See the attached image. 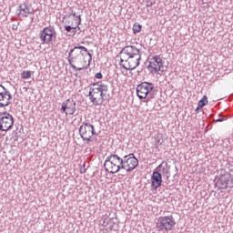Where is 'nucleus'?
<instances>
[{"label":"nucleus","mask_w":233,"mask_h":233,"mask_svg":"<svg viewBox=\"0 0 233 233\" xmlns=\"http://www.w3.org/2000/svg\"><path fill=\"white\" fill-rule=\"evenodd\" d=\"M76 27H73L71 25H66L65 30L66 33H65V34L68 36L76 35Z\"/></svg>","instance_id":"obj_20"},{"label":"nucleus","mask_w":233,"mask_h":233,"mask_svg":"<svg viewBox=\"0 0 233 233\" xmlns=\"http://www.w3.org/2000/svg\"><path fill=\"white\" fill-rule=\"evenodd\" d=\"M76 101L69 98L62 103L60 112L66 116H74V114H76Z\"/></svg>","instance_id":"obj_10"},{"label":"nucleus","mask_w":233,"mask_h":233,"mask_svg":"<svg viewBox=\"0 0 233 233\" xmlns=\"http://www.w3.org/2000/svg\"><path fill=\"white\" fill-rule=\"evenodd\" d=\"M227 167H228V170H229V173H228V174H230V177H232V176H233V165L230 164V163H228V164H227Z\"/></svg>","instance_id":"obj_25"},{"label":"nucleus","mask_w":233,"mask_h":233,"mask_svg":"<svg viewBox=\"0 0 233 233\" xmlns=\"http://www.w3.org/2000/svg\"><path fill=\"white\" fill-rule=\"evenodd\" d=\"M69 15H73V17H76V12L72 11V13Z\"/></svg>","instance_id":"obj_34"},{"label":"nucleus","mask_w":233,"mask_h":233,"mask_svg":"<svg viewBox=\"0 0 233 233\" xmlns=\"http://www.w3.org/2000/svg\"><path fill=\"white\" fill-rule=\"evenodd\" d=\"M163 59L159 56L150 58L148 68L152 69V72H165V66H163Z\"/></svg>","instance_id":"obj_12"},{"label":"nucleus","mask_w":233,"mask_h":233,"mask_svg":"<svg viewBox=\"0 0 233 233\" xmlns=\"http://www.w3.org/2000/svg\"><path fill=\"white\" fill-rule=\"evenodd\" d=\"M139 61H141V55L129 56L127 57V59L125 60L123 68L125 70H129V71L135 70V68H137V66L139 65Z\"/></svg>","instance_id":"obj_14"},{"label":"nucleus","mask_w":233,"mask_h":233,"mask_svg":"<svg viewBox=\"0 0 233 233\" xmlns=\"http://www.w3.org/2000/svg\"><path fill=\"white\" fill-rule=\"evenodd\" d=\"M21 77H22V79H30V77H32V72H30V71H24L21 74Z\"/></svg>","instance_id":"obj_22"},{"label":"nucleus","mask_w":233,"mask_h":233,"mask_svg":"<svg viewBox=\"0 0 233 233\" xmlns=\"http://www.w3.org/2000/svg\"><path fill=\"white\" fill-rule=\"evenodd\" d=\"M85 54L88 56V65L90 66V62L92 61V54L88 52V49L83 46H76L70 49L68 53V63L76 72H81V70H85V66L83 63L85 61Z\"/></svg>","instance_id":"obj_1"},{"label":"nucleus","mask_w":233,"mask_h":233,"mask_svg":"<svg viewBox=\"0 0 233 233\" xmlns=\"http://www.w3.org/2000/svg\"><path fill=\"white\" fill-rule=\"evenodd\" d=\"M106 94H108V85H106V82L95 83L89 89V100L96 106H99L108 99Z\"/></svg>","instance_id":"obj_2"},{"label":"nucleus","mask_w":233,"mask_h":233,"mask_svg":"<svg viewBox=\"0 0 233 233\" xmlns=\"http://www.w3.org/2000/svg\"><path fill=\"white\" fill-rule=\"evenodd\" d=\"M164 142L165 140L163 139V135L157 134L155 137V142H154L155 148H158L159 145H163Z\"/></svg>","instance_id":"obj_19"},{"label":"nucleus","mask_w":233,"mask_h":233,"mask_svg":"<svg viewBox=\"0 0 233 233\" xmlns=\"http://www.w3.org/2000/svg\"><path fill=\"white\" fill-rule=\"evenodd\" d=\"M95 77H96V79H103V74H101V73H96V74L95 75Z\"/></svg>","instance_id":"obj_29"},{"label":"nucleus","mask_w":233,"mask_h":233,"mask_svg":"<svg viewBox=\"0 0 233 233\" xmlns=\"http://www.w3.org/2000/svg\"><path fill=\"white\" fill-rule=\"evenodd\" d=\"M141 51L136 46H127L120 51V56L124 58L134 57L136 56H140Z\"/></svg>","instance_id":"obj_15"},{"label":"nucleus","mask_w":233,"mask_h":233,"mask_svg":"<svg viewBox=\"0 0 233 233\" xmlns=\"http://www.w3.org/2000/svg\"><path fill=\"white\" fill-rule=\"evenodd\" d=\"M200 100L207 102V101H208V97L207 96H204Z\"/></svg>","instance_id":"obj_32"},{"label":"nucleus","mask_w":233,"mask_h":233,"mask_svg":"<svg viewBox=\"0 0 233 233\" xmlns=\"http://www.w3.org/2000/svg\"><path fill=\"white\" fill-rule=\"evenodd\" d=\"M214 183L218 188H233L232 177L230 175H227V177H216Z\"/></svg>","instance_id":"obj_11"},{"label":"nucleus","mask_w":233,"mask_h":233,"mask_svg":"<svg viewBox=\"0 0 233 233\" xmlns=\"http://www.w3.org/2000/svg\"><path fill=\"white\" fill-rule=\"evenodd\" d=\"M30 14H34V8H30V5L24 3L18 5L16 9L17 17H28Z\"/></svg>","instance_id":"obj_16"},{"label":"nucleus","mask_w":233,"mask_h":233,"mask_svg":"<svg viewBox=\"0 0 233 233\" xmlns=\"http://www.w3.org/2000/svg\"><path fill=\"white\" fill-rule=\"evenodd\" d=\"M38 35L41 45H50L53 41H56L57 32L54 26L48 25L44 27L43 30L39 32Z\"/></svg>","instance_id":"obj_6"},{"label":"nucleus","mask_w":233,"mask_h":233,"mask_svg":"<svg viewBox=\"0 0 233 233\" xmlns=\"http://www.w3.org/2000/svg\"><path fill=\"white\" fill-rule=\"evenodd\" d=\"M80 174H85L86 172V168L85 167V165H83L79 169Z\"/></svg>","instance_id":"obj_28"},{"label":"nucleus","mask_w":233,"mask_h":233,"mask_svg":"<svg viewBox=\"0 0 233 233\" xmlns=\"http://www.w3.org/2000/svg\"><path fill=\"white\" fill-rule=\"evenodd\" d=\"M219 177H227V176H230V174L227 173V170L220 168L218 170Z\"/></svg>","instance_id":"obj_23"},{"label":"nucleus","mask_w":233,"mask_h":233,"mask_svg":"<svg viewBox=\"0 0 233 233\" xmlns=\"http://www.w3.org/2000/svg\"><path fill=\"white\" fill-rule=\"evenodd\" d=\"M79 136L85 141V143H92L94 141V136H97V132H96V127L94 125L84 122L80 126L79 129Z\"/></svg>","instance_id":"obj_4"},{"label":"nucleus","mask_w":233,"mask_h":233,"mask_svg":"<svg viewBox=\"0 0 233 233\" xmlns=\"http://www.w3.org/2000/svg\"><path fill=\"white\" fill-rule=\"evenodd\" d=\"M127 59H128V58L127 57L125 58V57H123V55H121L119 66H123V65H125V61H127Z\"/></svg>","instance_id":"obj_27"},{"label":"nucleus","mask_w":233,"mask_h":233,"mask_svg":"<svg viewBox=\"0 0 233 233\" xmlns=\"http://www.w3.org/2000/svg\"><path fill=\"white\" fill-rule=\"evenodd\" d=\"M156 5V0H146L147 8H150V6H154Z\"/></svg>","instance_id":"obj_24"},{"label":"nucleus","mask_w":233,"mask_h":233,"mask_svg":"<svg viewBox=\"0 0 233 233\" xmlns=\"http://www.w3.org/2000/svg\"><path fill=\"white\" fill-rule=\"evenodd\" d=\"M206 105H208V101H204V100H199L198 102V106L199 108H203V106H205Z\"/></svg>","instance_id":"obj_26"},{"label":"nucleus","mask_w":233,"mask_h":233,"mask_svg":"<svg viewBox=\"0 0 233 233\" xmlns=\"http://www.w3.org/2000/svg\"><path fill=\"white\" fill-rule=\"evenodd\" d=\"M156 227L158 232H170L176 227V219L172 215L159 217L157 220Z\"/></svg>","instance_id":"obj_5"},{"label":"nucleus","mask_w":233,"mask_h":233,"mask_svg":"<svg viewBox=\"0 0 233 233\" xmlns=\"http://www.w3.org/2000/svg\"><path fill=\"white\" fill-rule=\"evenodd\" d=\"M161 185H163V177H161V173L154 170L151 176V190H157Z\"/></svg>","instance_id":"obj_17"},{"label":"nucleus","mask_w":233,"mask_h":233,"mask_svg":"<svg viewBox=\"0 0 233 233\" xmlns=\"http://www.w3.org/2000/svg\"><path fill=\"white\" fill-rule=\"evenodd\" d=\"M154 88V84L150 82H142L137 86V96L140 99H147V97L152 99V97H154V95H152Z\"/></svg>","instance_id":"obj_7"},{"label":"nucleus","mask_w":233,"mask_h":233,"mask_svg":"<svg viewBox=\"0 0 233 233\" xmlns=\"http://www.w3.org/2000/svg\"><path fill=\"white\" fill-rule=\"evenodd\" d=\"M14 127V116L10 113H5V116L0 118V130L7 132Z\"/></svg>","instance_id":"obj_13"},{"label":"nucleus","mask_w":233,"mask_h":233,"mask_svg":"<svg viewBox=\"0 0 233 233\" xmlns=\"http://www.w3.org/2000/svg\"><path fill=\"white\" fill-rule=\"evenodd\" d=\"M13 99L14 96H12L10 90L5 87V86L0 85V108H6V106H10Z\"/></svg>","instance_id":"obj_9"},{"label":"nucleus","mask_w":233,"mask_h":233,"mask_svg":"<svg viewBox=\"0 0 233 233\" xmlns=\"http://www.w3.org/2000/svg\"><path fill=\"white\" fill-rule=\"evenodd\" d=\"M141 28H143L141 24L135 23L133 25V34H139V32H141Z\"/></svg>","instance_id":"obj_21"},{"label":"nucleus","mask_w":233,"mask_h":233,"mask_svg":"<svg viewBox=\"0 0 233 233\" xmlns=\"http://www.w3.org/2000/svg\"><path fill=\"white\" fill-rule=\"evenodd\" d=\"M155 172H158L161 177H167V179H168L170 177V166H168V163L167 162H162L155 169Z\"/></svg>","instance_id":"obj_18"},{"label":"nucleus","mask_w":233,"mask_h":233,"mask_svg":"<svg viewBox=\"0 0 233 233\" xmlns=\"http://www.w3.org/2000/svg\"><path fill=\"white\" fill-rule=\"evenodd\" d=\"M201 108H203V107H199V106H198V107L195 109V112H199V110H201Z\"/></svg>","instance_id":"obj_33"},{"label":"nucleus","mask_w":233,"mask_h":233,"mask_svg":"<svg viewBox=\"0 0 233 233\" xmlns=\"http://www.w3.org/2000/svg\"><path fill=\"white\" fill-rule=\"evenodd\" d=\"M139 165V160L134 153H130L129 155H123V164L122 170H126V172H132V170H136V167Z\"/></svg>","instance_id":"obj_8"},{"label":"nucleus","mask_w":233,"mask_h":233,"mask_svg":"<svg viewBox=\"0 0 233 233\" xmlns=\"http://www.w3.org/2000/svg\"><path fill=\"white\" fill-rule=\"evenodd\" d=\"M76 19L78 20L77 25H81V15H76Z\"/></svg>","instance_id":"obj_31"},{"label":"nucleus","mask_w":233,"mask_h":233,"mask_svg":"<svg viewBox=\"0 0 233 233\" xmlns=\"http://www.w3.org/2000/svg\"><path fill=\"white\" fill-rule=\"evenodd\" d=\"M214 121H215V123H221V122L225 121V117H220V118H218L217 120H214Z\"/></svg>","instance_id":"obj_30"},{"label":"nucleus","mask_w":233,"mask_h":233,"mask_svg":"<svg viewBox=\"0 0 233 233\" xmlns=\"http://www.w3.org/2000/svg\"><path fill=\"white\" fill-rule=\"evenodd\" d=\"M104 167L109 174H117L123 170V154L115 151L106 158Z\"/></svg>","instance_id":"obj_3"}]
</instances>
